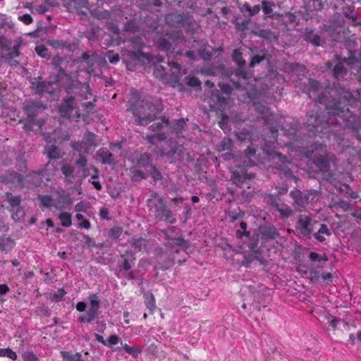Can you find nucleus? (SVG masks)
I'll return each mask as SVG.
<instances>
[{
	"label": "nucleus",
	"instance_id": "13d9d810",
	"mask_svg": "<svg viewBox=\"0 0 361 361\" xmlns=\"http://www.w3.org/2000/svg\"><path fill=\"white\" fill-rule=\"evenodd\" d=\"M106 57L111 63H116L119 61V56L118 54H112L111 51L108 52Z\"/></svg>",
	"mask_w": 361,
	"mask_h": 361
},
{
	"label": "nucleus",
	"instance_id": "4be33fe9",
	"mask_svg": "<svg viewBox=\"0 0 361 361\" xmlns=\"http://www.w3.org/2000/svg\"><path fill=\"white\" fill-rule=\"evenodd\" d=\"M260 9H261V7L259 4L255 5L253 7H251L247 3L243 4L242 7L240 8V11L242 12L247 11L249 13V15L250 16L257 14L260 11Z\"/></svg>",
	"mask_w": 361,
	"mask_h": 361
},
{
	"label": "nucleus",
	"instance_id": "72a5a7b5",
	"mask_svg": "<svg viewBox=\"0 0 361 361\" xmlns=\"http://www.w3.org/2000/svg\"><path fill=\"white\" fill-rule=\"evenodd\" d=\"M76 219L79 221L78 227L85 229H89L90 228V221L86 220L82 214H77Z\"/></svg>",
	"mask_w": 361,
	"mask_h": 361
},
{
	"label": "nucleus",
	"instance_id": "69168bd1",
	"mask_svg": "<svg viewBox=\"0 0 361 361\" xmlns=\"http://www.w3.org/2000/svg\"><path fill=\"white\" fill-rule=\"evenodd\" d=\"M238 139L240 141H245L247 139L250 138V135L248 133L240 132L237 135Z\"/></svg>",
	"mask_w": 361,
	"mask_h": 361
},
{
	"label": "nucleus",
	"instance_id": "a18cd8bd",
	"mask_svg": "<svg viewBox=\"0 0 361 361\" xmlns=\"http://www.w3.org/2000/svg\"><path fill=\"white\" fill-rule=\"evenodd\" d=\"M344 71L343 66L341 62L336 63L334 68V75L335 78H338Z\"/></svg>",
	"mask_w": 361,
	"mask_h": 361
},
{
	"label": "nucleus",
	"instance_id": "cd10ccee",
	"mask_svg": "<svg viewBox=\"0 0 361 361\" xmlns=\"http://www.w3.org/2000/svg\"><path fill=\"white\" fill-rule=\"evenodd\" d=\"M39 200L41 202V204L45 207H54V199L49 195H39Z\"/></svg>",
	"mask_w": 361,
	"mask_h": 361
},
{
	"label": "nucleus",
	"instance_id": "a19ab883",
	"mask_svg": "<svg viewBox=\"0 0 361 361\" xmlns=\"http://www.w3.org/2000/svg\"><path fill=\"white\" fill-rule=\"evenodd\" d=\"M99 315V310L89 308L87 311V323H91Z\"/></svg>",
	"mask_w": 361,
	"mask_h": 361
},
{
	"label": "nucleus",
	"instance_id": "3c124183",
	"mask_svg": "<svg viewBox=\"0 0 361 361\" xmlns=\"http://www.w3.org/2000/svg\"><path fill=\"white\" fill-rule=\"evenodd\" d=\"M187 84L191 87H200L201 82L197 78L190 77L188 78Z\"/></svg>",
	"mask_w": 361,
	"mask_h": 361
},
{
	"label": "nucleus",
	"instance_id": "6ab92c4d",
	"mask_svg": "<svg viewBox=\"0 0 361 361\" xmlns=\"http://www.w3.org/2000/svg\"><path fill=\"white\" fill-rule=\"evenodd\" d=\"M151 161V156L149 154H143L140 156V159H138V164L144 167L150 166V168L152 170H154L156 173V174H154V177L157 178L158 176H160V174L154 166L150 165Z\"/></svg>",
	"mask_w": 361,
	"mask_h": 361
},
{
	"label": "nucleus",
	"instance_id": "ddd939ff",
	"mask_svg": "<svg viewBox=\"0 0 361 361\" xmlns=\"http://www.w3.org/2000/svg\"><path fill=\"white\" fill-rule=\"evenodd\" d=\"M47 84L45 82L41 81L40 78H35L32 81V88L37 94L49 93L54 94V87H51V90H45Z\"/></svg>",
	"mask_w": 361,
	"mask_h": 361
},
{
	"label": "nucleus",
	"instance_id": "423d86ee",
	"mask_svg": "<svg viewBox=\"0 0 361 361\" xmlns=\"http://www.w3.org/2000/svg\"><path fill=\"white\" fill-rule=\"evenodd\" d=\"M342 104V102L340 99L338 103L335 105V106L333 108L332 111H329L328 114L330 115H332L333 117L335 118H329L328 123H338L341 124L340 119H342L343 121H349L348 114H350V111L348 107L346 108V111H345L343 109L346 107V105H344L343 108L341 106Z\"/></svg>",
	"mask_w": 361,
	"mask_h": 361
},
{
	"label": "nucleus",
	"instance_id": "f03ea898",
	"mask_svg": "<svg viewBox=\"0 0 361 361\" xmlns=\"http://www.w3.org/2000/svg\"><path fill=\"white\" fill-rule=\"evenodd\" d=\"M233 250L235 251L233 260L237 262L240 266L248 267L255 261H259L261 264H264L267 262L264 258L259 257L260 250H250L245 252H239L238 250Z\"/></svg>",
	"mask_w": 361,
	"mask_h": 361
},
{
	"label": "nucleus",
	"instance_id": "1a4fd4ad",
	"mask_svg": "<svg viewBox=\"0 0 361 361\" xmlns=\"http://www.w3.org/2000/svg\"><path fill=\"white\" fill-rule=\"evenodd\" d=\"M316 221H313L307 216L300 215L298 217L296 230L303 236H308L314 228V225L317 224Z\"/></svg>",
	"mask_w": 361,
	"mask_h": 361
},
{
	"label": "nucleus",
	"instance_id": "f257e3e1",
	"mask_svg": "<svg viewBox=\"0 0 361 361\" xmlns=\"http://www.w3.org/2000/svg\"><path fill=\"white\" fill-rule=\"evenodd\" d=\"M148 206L152 213L155 217L160 220L164 221L169 224H173L176 221L171 211L166 208L164 203L163 199L157 194L152 195L149 199Z\"/></svg>",
	"mask_w": 361,
	"mask_h": 361
},
{
	"label": "nucleus",
	"instance_id": "a878e982",
	"mask_svg": "<svg viewBox=\"0 0 361 361\" xmlns=\"http://www.w3.org/2000/svg\"><path fill=\"white\" fill-rule=\"evenodd\" d=\"M46 154L47 157L50 159H57L59 157V152L54 145H47L45 148Z\"/></svg>",
	"mask_w": 361,
	"mask_h": 361
},
{
	"label": "nucleus",
	"instance_id": "774afa93",
	"mask_svg": "<svg viewBox=\"0 0 361 361\" xmlns=\"http://www.w3.org/2000/svg\"><path fill=\"white\" fill-rule=\"evenodd\" d=\"M322 279L327 283H331L333 281V276L331 273H325L321 274Z\"/></svg>",
	"mask_w": 361,
	"mask_h": 361
},
{
	"label": "nucleus",
	"instance_id": "aec40b11",
	"mask_svg": "<svg viewBox=\"0 0 361 361\" xmlns=\"http://www.w3.org/2000/svg\"><path fill=\"white\" fill-rule=\"evenodd\" d=\"M145 302L147 308L149 311V314H152L153 310L156 307L155 299L152 293H146L144 295Z\"/></svg>",
	"mask_w": 361,
	"mask_h": 361
},
{
	"label": "nucleus",
	"instance_id": "de8ad7c7",
	"mask_svg": "<svg viewBox=\"0 0 361 361\" xmlns=\"http://www.w3.org/2000/svg\"><path fill=\"white\" fill-rule=\"evenodd\" d=\"M23 361H37V357L32 352H26L23 354Z\"/></svg>",
	"mask_w": 361,
	"mask_h": 361
},
{
	"label": "nucleus",
	"instance_id": "f704fd0d",
	"mask_svg": "<svg viewBox=\"0 0 361 361\" xmlns=\"http://www.w3.org/2000/svg\"><path fill=\"white\" fill-rule=\"evenodd\" d=\"M90 306L89 308L99 310V300L96 294H91L89 296Z\"/></svg>",
	"mask_w": 361,
	"mask_h": 361
},
{
	"label": "nucleus",
	"instance_id": "603ef678",
	"mask_svg": "<svg viewBox=\"0 0 361 361\" xmlns=\"http://www.w3.org/2000/svg\"><path fill=\"white\" fill-rule=\"evenodd\" d=\"M233 59L239 66H243L245 63V61L242 59L241 53L236 50L233 53Z\"/></svg>",
	"mask_w": 361,
	"mask_h": 361
},
{
	"label": "nucleus",
	"instance_id": "7ed1b4c3",
	"mask_svg": "<svg viewBox=\"0 0 361 361\" xmlns=\"http://www.w3.org/2000/svg\"><path fill=\"white\" fill-rule=\"evenodd\" d=\"M59 111L61 116L71 119H78L81 116L75 106V99L72 97L63 99Z\"/></svg>",
	"mask_w": 361,
	"mask_h": 361
},
{
	"label": "nucleus",
	"instance_id": "052dcab7",
	"mask_svg": "<svg viewBox=\"0 0 361 361\" xmlns=\"http://www.w3.org/2000/svg\"><path fill=\"white\" fill-rule=\"evenodd\" d=\"M320 277L321 274H319V271L314 269L310 270V279L312 281H318Z\"/></svg>",
	"mask_w": 361,
	"mask_h": 361
},
{
	"label": "nucleus",
	"instance_id": "c03bdc74",
	"mask_svg": "<svg viewBox=\"0 0 361 361\" xmlns=\"http://www.w3.org/2000/svg\"><path fill=\"white\" fill-rule=\"evenodd\" d=\"M247 229V224L245 222H241L239 228L236 230L237 236L241 238L243 235H247L248 233L246 231Z\"/></svg>",
	"mask_w": 361,
	"mask_h": 361
},
{
	"label": "nucleus",
	"instance_id": "37998d69",
	"mask_svg": "<svg viewBox=\"0 0 361 361\" xmlns=\"http://www.w3.org/2000/svg\"><path fill=\"white\" fill-rule=\"evenodd\" d=\"M277 209L282 217H288L292 213V210L288 206H278Z\"/></svg>",
	"mask_w": 361,
	"mask_h": 361
},
{
	"label": "nucleus",
	"instance_id": "bf43d9fd",
	"mask_svg": "<svg viewBox=\"0 0 361 361\" xmlns=\"http://www.w3.org/2000/svg\"><path fill=\"white\" fill-rule=\"evenodd\" d=\"M113 161V156L111 153L106 152L102 157V162L104 164H111Z\"/></svg>",
	"mask_w": 361,
	"mask_h": 361
},
{
	"label": "nucleus",
	"instance_id": "0e129e2a",
	"mask_svg": "<svg viewBox=\"0 0 361 361\" xmlns=\"http://www.w3.org/2000/svg\"><path fill=\"white\" fill-rule=\"evenodd\" d=\"M264 59V57L263 56H255L252 57V61L250 62V66L251 67H253L255 66L256 64L257 63H259L262 60Z\"/></svg>",
	"mask_w": 361,
	"mask_h": 361
},
{
	"label": "nucleus",
	"instance_id": "6e6d98bb",
	"mask_svg": "<svg viewBox=\"0 0 361 361\" xmlns=\"http://www.w3.org/2000/svg\"><path fill=\"white\" fill-rule=\"evenodd\" d=\"M231 140L229 138H224L221 144L219 150H226L231 147Z\"/></svg>",
	"mask_w": 361,
	"mask_h": 361
},
{
	"label": "nucleus",
	"instance_id": "e433bc0d",
	"mask_svg": "<svg viewBox=\"0 0 361 361\" xmlns=\"http://www.w3.org/2000/svg\"><path fill=\"white\" fill-rule=\"evenodd\" d=\"M8 201L12 207H19L21 202V199L19 196H13L11 194H8Z\"/></svg>",
	"mask_w": 361,
	"mask_h": 361
},
{
	"label": "nucleus",
	"instance_id": "bb28decb",
	"mask_svg": "<svg viewBox=\"0 0 361 361\" xmlns=\"http://www.w3.org/2000/svg\"><path fill=\"white\" fill-rule=\"evenodd\" d=\"M159 49L160 51H166V54L173 53L174 48L171 49V44L166 39H163L160 40L159 44Z\"/></svg>",
	"mask_w": 361,
	"mask_h": 361
},
{
	"label": "nucleus",
	"instance_id": "0eeeda50",
	"mask_svg": "<svg viewBox=\"0 0 361 361\" xmlns=\"http://www.w3.org/2000/svg\"><path fill=\"white\" fill-rule=\"evenodd\" d=\"M342 104V102L340 99L338 103L335 105V106L333 108L332 111H329L328 114L330 115H332L333 117L335 118H329L328 123H338L341 124L340 119H342L343 121H349L348 114H350V111L348 107L346 108V111H345L343 109L346 107V105H344L343 108L341 106Z\"/></svg>",
	"mask_w": 361,
	"mask_h": 361
},
{
	"label": "nucleus",
	"instance_id": "f3484780",
	"mask_svg": "<svg viewBox=\"0 0 361 361\" xmlns=\"http://www.w3.org/2000/svg\"><path fill=\"white\" fill-rule=\"evenodd\" d=\"M174 231L173 230H171L170 234H167V236L169 238V242L168 244L170 246H178V247H186L187 246V242L181 237L178 236H173Z\"/></svg>",
	"mask_w": 361,
	"mask_h": 361
},
{
	"label": "nucleus",
	"instance_id": "c756f323",
	"mask_svg": "<svg viewBox=\"0 0 361 361\" xmlns=\"http://www.w3.org/2000/svg\"><path fill=\"white\" fill-rule=\"evenodd\" d=\"M0 356L1 357H7L13 360H17V355L16 352L11 350L9 348H0Z\"/></svg>",
	"mask_w": 361,
	"mask_h": 361
},
{
	"label": "nucleus",
	"instance_id": "9d476101",
	"mask_svg": "<svg viewBox=\"0 0 361 361\" xmlns=\"http://www.w3.org/2000/svg\"><path fill=\"white\" fill-rule=\"evenodd\" d=\"M57 196L54 199V207L59 210H64L73 204V200L69 195L63 191L57 192Z\"/></svg>",
	"mask_w": 361,
	"mask_h": 361
},
{
	"label": "nucleus",
	"instance_id": "680f3d73",
	"mask_svg": "<svg viewBox=\"0 0 361 361\" xmlns=\"http://www.w3.org/2000/svg\"><path fill=\"white\" fill-rule=\"evenodd\" d=\"M219 87L221 91L225 94H230L232 91L231 87L228 84L221 83L219 84Z\"/></svg>",
	"mask_w": 361,
	"mask_h": 361
},
{
	"label": "nucleus",
	"instance_id": "a211bd4d",
	"mask_svg": "<svg viewBox=\"0 0 361 361\" xmlns=\"http://www.w3.org/2000/svg\"><path fill=\"white\" fill-rule=\"evenodd\" d=\"M42 108H43L42 106L39 105L38 103H31L25 106L24 109L28 117L30 118V123L33 122V118L37 111Z\"/></svg>",
	"mask_w": 361,
	"mask_h": 361
},
{
	"label": "nucleus",
	"instance_id": "f8f14e48",
	"mask_svg": "<svg viewBox=\"0 0 361 361\" xmlns=\"http://www.w3.org/2000/svg\"><path fill=\"white\" fill-rule=\"evenodd\" d=\"M82 60L87 63V66L86 71L87 73H91L93 71V67L95 64L100 65L103 61V59L96 56L92 55L90 56L88 53L85 52L82 56Z\"/></svg>",
	"mask_w": 361,
	"mask_h": 361
},
{
	"label": "nucleus",
	"instance_id": "7c9ffc66",
	"mask_svg": "<svg viewBox=\"0 0 361 361\" xmlns=\"http://www.w3.org/2000/svg\"><path fill=\"white\" fill-rule=\"evenodd\" d=\"M123 348L127 353L133 355L134 357H137L142 352L140 349L135 347H131L126 343L123 345Z\"/></svg>",
	"mask_w": 361,
	"mask_h": 361
},
{
	"label": "nucleus",
	"instance_id": "338daca9",
	"mask_svg": "<svg viewBox=\"0 0 361 361\" xmlns=\"http://www.w3.org/2000/svg\"><path fill=\"white\" fill-rule=\"evenodd\" d=\"M99 216L102 219H110V217L109 216V211L106 208L100 209Z\"/></svg>",
	"mask_w": 361,
	"mask_h": 361
},
{
	"label": "nucleus",
	"instance_id": "8fccbe9b",
	"mask_svg": "<svg viewBox=\"0 0 361 361\" xmlns=\"http://www.w3.org/2000/svg\"><path fill=\"white\" fill-rule=\"evenodd\" d=\"M132 178L134 180L137 181L145 178V174L140 170L135 169L132 171Z\"/></svg>",
	"mask_w": 361,
	"mask_h": 361
},
{
	"label": "nucleus",
	"instance_id": "e2e57ef3",
	"mask_svg": "<svg viewBox=\"0 0 361 361\" xmlns=\"http://www.w3.org/2000/svg\"><path fill=\"white\" fill-rule=\"evenodd\" d=\"M97 179V176H92L91 180L90 181L92 183V184L94 185V187L97 190H99L102 189V185L99 183V181H98Z\"/></svg>",
	"mask_w": 361,
	"mask_h": 361
},
{
	"label": "nucleus",
	"instance_id": "c85d7f7f",
	"mask_svg": "<svg viewBox=\"0 0 361 361\" xmlns=\"http://www.w3.org/2000/svg\"><path fill=\"white\" fill-rule=\"evenodd\" d=\"M169 126V121L166 119H161V122H157L154 124H152L150 128H152V130L154 132H159L164 128H168Z\"/></svg>",
	"mask_w": 361,
	"mask_h": 361
},
{
	"label": "nucleus",
	"instance_id": "dca6fc26",
	"mask_svg": "<svg viewBox=\"0 0 361 361\" xmlns=\"http://www.w3.org/2000/svg\"><path fill=\"white\" fill-rule=\"evenodd\" d=\"M331 235V231L329 229L326 224H321L319 230L314 234V238L319 241L324 242L326 240V237Z\"/></svg>",
	"mask_w": 361,
	"mask_h": 361
},
{
	"label": "nucleus",
	"instance_id": "b1692460",
	"mask_svg": "<svg viewBox=\"0 0 361 361\" xmlns=\"http://www.w3.org/2000/svg\"><path fill=\"white\" fill-rule=\"evenodd\" d=\"M61 357L67 360V361H80L81 354L80 353H76L75 354H72L68 351H61Z\"/></svg>",
	"mask_w": 361,
	"mask_h": 361
},
{
	"label": "nucleus",
	"instance_id": "2eb2a0df",
	"mask_svg": "<svg viewBox=\"0 0 361 361\" xmlns=\"http://www.w3.org/2000/svg\"><path fill=\"white\" fill-rule=\"evenodd\" d=\"M256 110L261 114L263 115V118L267 124H271L272 120L276 118V116L273 114L270 113L269 109L262 105H259L257 104H254Z\"/></svg>",
	"mask_w": 361,
	"mask_h": 361
},
{
	"label": "nucleus",
	"instance_id": "79ce46f5",
	"mask_svg": "<svg viewBox=\"0 0 361 361\" xmlns=\"http://www.w3.org/2000/svg\"><path fill=\"white\" fill-rule=\"evenodd\" d=\"M66 292L63 288L59 289L57 292L51 295V299L52 301L59 302L62 300Z\"/></svg>",
	"mask_w": 361,
	"mask_h": 361
},
{
	"label": "nucleus",
	"instance_id": "9b49d317",
	"mask_svg": "<svg viewBox=\"0 0 361 361\" xmlns=\"http://www.w3.org/2000/svg\"><path fill=\"white\" fill-rule=\"evenodd\" d=\"M135 252L132 250H127L125 253L121 255V260L118 263L123 270L128 271L135 264Z\"/></svg>",
	"mask_w": 361,
	"mask_h": 361
},
{
	"label": "nucleus",
	"instance_id": "5fc2aeb1",
	"mask_svg": "<svg viewBox=\"0 0 361 361\" xmlns=\"http://www.w3.org/2000/svg\"><path fill=\"white\" fill-rule=\"evenodd\" d=\"M23 216H24L23 210L21 208L18 207L16 210V212L13 214V219L16 221H21Z\"/></svg>",
	"mask_w": 361,
	"mask_h": 361
},
{
	"label": "nucleus",
	"instance_id": "412c9836",
	"mask_svg": "<svg viewBox=\"0 0 361 361\" xmlns=\"http://www.w3.org/2000/svg\"><path fill=\"white\" fill-rule=\"evenodd\" d=\"M252 177L251 174L243 173L241 175L237 171H233L232 178L235 183L240 184L244 182L246 179H250Z\"/></svg>",
	"mask_w": 361,
	"mask_h": 361
},
{
	"label": "nucleus",
	"instance_id": "c9c22d12",
	"mask_svg": "<svg viewBox=\"0 0 361 361\" xmlns=\"http://www.w3.org/2000/svg\"><path fill=\"white\" fill-rule=\"evenodd\" d=\"M166 138L164 134L157 133V135H150L147 136V139L149 142L155 145L157 143V141H162Z\"/></svg>",
	"mask_w": 361,
	"mask_h": 361
},
{
	"label": "nucleus",
	"instance_id": "393cba45",
	"mask_svg": "<svg viewBox=\"0 0 361 361\" xmlns=\"http://www.w3.org/2000/svg\"><path fill=\"white\" fill-rule=\"evenodd\" d=\"M59 219L63 226L69 227L72 224L71 214L67 212H62L59 215Z\"/></svg>",
	"mask_w": 361,
	"mask_h": 361
},
{
	"label": "nucleus",
	"instance_id": "5701e85b",
	"mask_svg": "<svg viewBox=\"0 0 361 361\" xmlns=\"http://www.w3.org/2000/svg\"><path fill=\"white\" fill-rule=\"evenodd\" d=\"M61 357L67 360V361H80L81 354L80 353H76L75 354H72L68 351H61Z\"/></svg>",
	"mask_w": 361,
	"mask_h": 361
},
{
	"label": "nucleus",
	"instance_id": "2f4dec72",
	"mask_svg": "<svg viewBox=\"0 0 361 361\" xmlns=\"http://www.w3.org/2000/svg\"><path fill=\"white\" fill-rule=\"evenodd\" d=\"M274 6V4L271 1H263L262 2V11L267 16H270V14L272 13Z\"/></svg>",
	"mask_w": 361,
	"mask_h": 361
},
{
	"label": "nucleus",
	"instance_id": "4468645a",
	"mask_svg": "<svg viewBox=\"0 0 361 361\" xmlns=\"http://www.w3.org/2000/svg\"><path fill=\"white\" fill-rule=\"evenodd\" d=\"M310 260L313 263L316 268H322L328 261V257L326 254H319L312 252L309 255Z\"/></svg>",
	"mask_w": 361,
	"mask_h": 361
},
{
	"label": "nucleus",
	"instance_id": "20e7f679",
	"mask_svg": "<svg viewBox=\"0 0 361 361\" xmlns=\"http://www.w3.org/2000/svg\"><path fill=\"white\" fill-rule=\"evenodd\" d=\"M143 104V101L138 104V107H132L133 114L137 117V123L140 125H147L154 120V114L145 116L147 111H151L152 106L149 103Z\"/></svg>",
	"mask_w": 361,
	"mask_h": 361
},
{
	"label": "nucleus",
	"instance_id": "473e14b6",
	"mask_svg": "<svg viewBox=\"0 0 361 361\" xmlns=\"http://www.w3.org/2000/svg\"><path fill=\"white\" fill-rule=\"evenodd\" d=\"M169 66L171 68V70H173V74L174 75L175 82H178L180 80V66L175 63H169Z\"/></svg>",
	"mask_w": 361,
	"mask_h": 361
},
{
	"label": "nucleus",
	"instance_id": "58836bf2",
	"mask_svg": "<svg viewBox=\"0 0 361 361\" xmlns=\"http://www.w3.org/2000/svg\"><path fill=\"white\" fill-rule=\"evenodd\" d=\"M35 51L37 54L41 57L47 58L49 56L48 49L44 45L37 46L35 47Z\"/></svg>",
	"mask_w": 361,
	"mask_h": 361
},
{
	"label": "nucleus",
	"instance_id": "864d4df0",
	"mask_svg": "<svg viewBox=\"0 0 361 361\" xmlns=\"http://www.w3.org/2000/svg\"><path fill=\"white\" fill-rule=\"evenodd\" d=\"M62 173L66 177L70 176L73 172V168L70 165H64L61 168Z\"/></svg>",
	"mask_w": 361,
	"mask_h": 361
},
{
	"label": "nucleus",
	"instance_id": "09e8293b",
	"mask_svg": "<svg viewBox=\"0 0 361 361\" xmlns=\"http://www.w3.org/2000/svg\"><path fill=\"white\" fill-rule=\"evenodd\" d=\"M211 51L209 49H208L207 47L204 48L203 49H200L199 51V55L200 56L204 59V60H208L210 59L211 56Z\"/></svg>",
	"mask_w": 361,
	"mask_h": 361
},
{
	"label": "nucleus",
	"instance_id": "6e6552de",
	"mask_svg": "<svg viewBox=\"0 0 361 361\" xmlns=\"http://www.w3.org/2000/svg\"><path fill=\"white\" fill-rule=\"evenodd\" d=\"M342 104V102L340 99L338 103L335 105V106L333 108L332 111H329L328 114L330 115H332L333 117L335 118H329L328 123H338L341 124L340 119H342L343 121H349L348 114H350V111L348 107L346 108V111H345L343 109L346 107V105H344L343 108L341 106Z\"/></svg>",
	"mask_w": 361,
	"mask_h": 361
},
{
	"label": "nucleus",
	"instance_id": "4d7b16f0",
	"mask_svg": "<svg viewBox=\"0 0 361 361\" xmlns=\"http://www.w3.org/2000/svg\"><path fill=\"white\" fill-rule=\"evenodd\" d=\"M87 208L88 205L87 203L84 202H80L75 205V210L76 212H86Z\"/></svg>",
	"mask_w": 361,
	"mask_h": 361
},
{
	"label": "nucleus",
	"instance_id": "39448f33",
	"mask_svg": "<svg viewBox=\"0 0 361 361\" xmlns=\"http://www.w3.org/2000/svg\"><path fill=\"white\" fill-rule=\"evenodd\" d=\"M85 141L76 142L72 145L73 149L80 153H88L92 147H94L99 145L97 137L94 134L87 133L85 137Z\"/></svg>",
	"mask_w": 361,
	"mask_h": 361
},
{
	"label": "nucleus",
	"instance_id": "ea45409f",
	"mask_svg": "<svg viewBox=\"0 0 361 361\" xmlns=\"http://www.w3.org/2000/svg\"><path fill=\"white\" fill-rule=\"evenodd\" d=\"M319 83L316 80H309V88L307 89V93L309 94L310 97H312L310 94L311 92H316L319 90Z\"/></svg>",
	"mask_w": 361,
	"mask_h": 361
},
{
	"label": "nucleus",
	"instance_id": "49530a36",
	"mask_svg": "<svg viewBox=\"0 0 361 361\" xmlns=\"http://www.w3.org/2000/svg\"><path fill=\"white\" fill-rule=\"evenodd\" d=\"M119 338L116 335H111L107 341H106L105 345L111 348L114 345L118 343Z\"/></svg>",
	"mask_w": 361,
	"mask_h": 361
},
{
	"label": "nucleus",
	"instance_id": "4c0bfd02",
	"mask_svg": "<svg viewBox=\"0 0 361 361\" xmlns=\"http://www.w3.org/2000/svg\"><path fill=\"white\" fill-rule=\"evenodd\" d=\"M123 233V228L119 226L113 227L109 230V235L111 238L117 239Z\"/></svg>",
	"mask_w": 361,
	"mask_h": 361
}]
</instances>
